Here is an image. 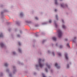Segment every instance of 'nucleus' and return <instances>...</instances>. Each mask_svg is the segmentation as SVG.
<instances>
[{"instance_id": "nucleus-19", "label": "nucleus", "mask_w": 77, "mask_h": 77, "mask_svg": "<svg viewBox=\"0 0 77 77\" xmlns=\"http://www.w3.org/2000/svg\"><path fill=\"white\" fill-rule=\"evenodd\" d=\"M35 19H36V20H38V17H36L35 18Z\"/></svg>"}, {"instance_id": "nucleus-36", "label": "nucleus", "mask_w": 77, "mask_h": 77, "mask_svg": "<svg viewBox=\"0 0 77 77\" xmlns=\"http://www.w3.org/2000/svg\"><path fill=\"white\" fill-rule=\"evenodd\" d=\"M75 38H76V37L75 38Z\"/></svg>"}, {"instance_id": "nucleus-35", "label": "nucleus", "mask_w": 77, "mask_h": 77, "mask_svg": "<svg viewBox=\"0 0 77 77\" xmlns=\"http://www.w3.org/2000/svg\"><path fill=\"white\" fill-rule=\"evenodd\" d=\"M6 71H9V70L7 69V70H6Z\"/></svg>"}, {"instance_id": "nucleus-12", "label": "nucleus", "mask_w": 77, "mask_h": 77, "mask_svg": "<svg viewBox=\"0 0 77 77\" xmlns=\"http://www.w3.org/2000/svg\"><path fill=\"white\" fill-rule=\"evenodd\" d=\"M23 13H20V16H23Z\"/></svg>"}, {"instance_id": "nucleus-22", "label": "nucleus", "mask_w": 77, "mask_h": 77, "mask_svg": "<svg viewBox=\"0 0 77 77\" xmlns=\"http://www.w3.org/2000/svg\"><path fill=\"white\" fill-rule=\"evenodd\" d=\"M45 70L46 72H47L48 70H47V69H45Z\"/></svg>"}, {"instance_id": "nucleus-15", "label": "nucleus", "mask_w": 77, "mask_h": 77, "mask_svg": "<svg viewBox=\"0 0 77 77\" xmlns=\"http://www.w3.org/2000/svg\"><path fill=\"white\" fill-rule=\"evenodd\" d=\"M60 48H62V46L60 45Z\"/></svg>"}, {"instance_id": "nucleus-5", "label": "nucleus", "mask_w": 77, "mask_h": 77, "mask_svg": "<svg viewBox=\"0 0 77 77\" xmlns=\"http://www.w3.org/2000/svg\"><path fill=\"white\" fill-rule=\"evenodd\" d=\"M52 39L53 41H56V38L55 37H53L52 38Z\"/></svg>"}, {"instance_id": "nucleus-17", "label": "nucleus", "mask_w": 77, "mask_h": 77, "mask_svg": "<svg viewBox=\"0 0 77 77\" xmlns=\"http://www.w3.org/2000/svg\"><path fill=\"white\" fill-rule=\"evenodd\" d=\"M18 45H21V44L20 42H18Z\"/></svg>"}, {"instance_id": "nucleus-11", "label": "nucleus", "mask_w": 77, "mask_h": 77, "mask_svg": "<svg viewBox=\"0 0 77 77\" xmlns=\"http://www.w3.org/2000/svg\"><path fill=\"white\" fill-rule=\"evenodd\" d=\"M55 5H57V0H55Z\"/></svg>"}, {"instance_id": "nucleus-13", "label": "nucleus", "mask_w": 77, "mask_h": 77, "mask_svg": "<svg viewBox=\"0 0 77 77\" xmlns=\"http://www.w3.org/2000/svg\"><path fill=\"white\" fill-rule=\"evenodd\" d=\"M18 50H19V52H20V53L21 52V51L20 49H19Z\"/></svg>"}, {"instance_id": "nucleus-26", "label": "nucleus", "mask_w": 77, "mask_h": 77, "mask_svg": "<svg viewBox=\"0 0 77 77\" xmlns=\"http://www.w3.org/2000/svg\"><path fill=\"white\" fill-rule=\"evenodd\" d=\"M52 54L54 56V53H53V52L52 53Z\"/></svg>"}, {"instance_id": "nucleus-33", "label": "nucleus", "mask_w": 77, "mask_h": 77, "mask_svg": "<svg viewBox=\"0 0 77 77\" xmlns=\"http://www.w3.org/2000/svg\"><path fill=\"white\" fill-rule=\"evenodd\" d=\"M20 33H21V31H20Z\"/></svg>"}, {"instance_id": "nucleus-16", "label": "nucleus", "mask_w": 77, "mask_h": 77, "mask_svg": "<svg viewBox=\"0 0 77 77\" xmlns=\"http://www.w3.org/2000/svg\"><path fill=\"white\" fill-rule=\"evenodd\" d=\"M49 23H51V20H49Z\"/></svg>"}, {"instance_id": "nucleus-7", "label": "nucleus", "mask_w": 77, "mask_h": 77, "mask_svg": "<svg viewBox=\"0 0 77 77\" xmlns=\"http://www.w3.org/2000/svg\"><path fill=\"white\" fill-rule=\"evenodd\" d=\"M62 27L63 29H65L66 28V26L64 25H63Z\"/></svg>"}, {"instance_id": "nucleus-6", "label": "nucleus", "mask_w": 77, "mask_h": 77, "mask_svg": "<svg viewBox=\"0 0 77 77\" xmlns=\"http://www.w3.org/2000/svg\"><path fill=\"white\" fill-rule=\"evenodd\" d=\"M0 45L2 47H3V46H4V44H3L2 43H1L0 44Z\"/></svg>"}, {"instance_id": "nucleus-38", "label": "nucleus", "mask_w": 77, "mask_h": 77, "mask_svg": "<svg viewBox=\"0 0 77 77\" xmlns=\"http://www.w3.org/2000/svg\"><path fill=\"white\" fill-rule=\"evenodd\" d=\"M48 53H49V51H48Z\"/></svg>"}, {"instance_id": "nucleus-2", "label": "nucleus", "mask_w": 77, "mask_h": 77, "mask_svg": "<svg viewBox=\"0 0 77 77\" xmlns=\"http://www.w3.org/2000/svg\"><path fill=\"white\" fill-rule=\"evenodd\" d=\"M42 60L41 59H39V61H38V63H39V66L40 68H42V66H43V64H42L41 63V61Z\"/></svg>"}, {"instance_id": "nucleus-4", "label": "nucleus", "mask_w": 77, "mask_h": 77, "mask_svg": "<svg viewBox=\"0 0 77 77\" xmlns=\"http://www.w3.org/2000/svg\"><path fill=\"white\" fill-rule=\"evenodd\" d=\"M55 66H56L57 68H60L59 66H57V63L55 64Z\"/></svg>"}, {"instance_id": "nucleus-25", "label": "nucleus", "mask_w": 77, "mask_h": 77, "mask_svg": "<svg viewBox=\"0 0 77 77\" xmlns=\"http://www.w3.org/2000/svg\"><path fill=\"white\" fill-rule=\"evenodd\" d=\"M45 41V40H43L42 42V43H44Z\"/></svg>"}, {"instance_id": "nucleus-10", "label": "nucleus", "mask_w": 77, "mask_h": 77, "mask_svg": "<svg viewBox=\"0 0 77 77\" xmlns=\"http://www.w3.org/2000/svg\"><path fill=\"white\" fill-rule=\"evenodd\" d=\"M2 37H3V35L2 34H0V38H2Z\"/></svg>"}, {"instance_id": "nucleus-34", "label": "nucleus", "mask_w": 77, "mask_h": 77, "mask_svg": "<svg viewBox=\"0 0 77 77\" xmlns=\"http://www.w3.org/2000/svg\"><path fill=\"white\" fill-rule=\"evenodd\" d=\"M62 22H63V20H62Z\"/></svg>"}, {"instance_id": "nucleus-18", "label": "nucleus", "mask_w": 77, "mask_h": 77, "mask_svg": "<svg viewBox=\"0 0 77 77\" xmlns=\"http://www.w3.org/2000/svg\"><path fill=\"white\" fill-rule=\"evenodd\" d=\"M56 17L57 20V15H56Z\"/></svg>"}, {"instance_id": "nucleus-1", "label": "nucleus", "mask_w": 77, "mask_h": 77, "mask_svg": "<svg viewBox=\"0 0 77 77\" xmlns=\"http://www.w3.org/2000/svg\"><path fill=\"white\" fill-rule=\"evenodd\" d=\"M57 32H58V36L59 38H61L62 36V31L59 29L57 31Z\"/></svg>"}, {"instance_id": "nucleus-31", "label": "nucleus", "mask_w": 77, "mask_h": 77, "mask_svg": "<svg viewBox=\"0 0 77 77\" xmlns=\"http://www.w3.org/2000/svg\"><path fill=\"white\" fill-rule=\"evenodd\" d=\"M36 67H37V66H38L36 65Z\"/></svg>"}, {"instance_id": "nucleus-8", "label": "nucleus", "mask_w": 77, "mask_h": 77, "mask_svg": "<svg viewBox=\"0 0 77 77\" xmlns=\"http://www.w3.org/2000/svg\"><path fill=\"white\" fill-rule=\"evenodd\" d=\"M5 66H8V64H7V63H5Z\"/></svg>"}, {"instance_id": "nucleus-14", "label": "nucleus", "mask_w": 77, "mask_h": 77, "mask_svg": "<svg viewBox=\"0 0 77 77\" xmlns=\"http://www.w3.org/2000/svg\"><path fill=\"white\" fill-rule=\"evenodd\" d=\"M58 55H59L60 56H61V54L60 53H58Z\"/></svg>"}, {"instance_id": "nucleus-24", "label": "nucleus", "mask_w": 77, "mask_h": 77, "mask_svg": "<svg viewBox=\"0 0 77 77\" xmlns=\"http://www.w3.org/2000/svg\"><path fill=\"white\" fill-rule=\"evenodd\" d=\"M67 46H68V47H69V44H67Z\"/></svg>"}, {"instance_id": "nucleus-39", "label": "nucleus", "mask_w": 77, "mask_h": 77, "mask_svg": "<svg viewBox=\"0 0 77 77\" xmlns=\"http://www.w3.org/2000/svg\"><path fill=\"white\" fill-rule=\"evenodd\" d=\"M1 14H2V12L1 13Z\"/></svg>"}, {"instance_id": "nucleus-9", "label": "nucleus", "mask_w": 77, "mask_h": 77, "mask_svg": "<svg viewBox=\"0 0 77 77\" xmlns=\"http://www.w3.org/2000/svg\"><path fill=\"white\" fill-rule=\"evenodd\" d=\"M46 65L47 66L48 68H50V66H49L48 65V64H46Z\"/></svg>"}, {"instance_id": "nucleus-23", "label": "nucleus", "mask_w": 77, "mask_h": 77, "mask_svg": "<svg viewBox=\"0 0 77 77\" xmlns=\"http://www.w3.org/2000/svg\"><path fill=\"white\" fill-rule=\"evenodd\" d=\"M63 4H61V7H63Z\"/></svg>"}, {"instance_id": "nucleus-29", "label": "nucleus", "mask_w": 77, "mask_h": 77, "mask_svg": "<svg viewBox=\"0 0 77 77\" xmlns=\"http://www.w3.org/2000/svg\"><path fill=\"white\" fill-rule=\"evenodd\" d=\"M17 37H20V35H17Z\"/></svg>"}, {"instance_id": "nucleus-37", "label": "nucleus", "mask_w": 77, "mask_h": 77, "mask_svg": "<svg viewBox=\"0 0 77 77\" xmlns=\"http://www.w3.org/2000/svg\"><path fill=\"white\" fill-rule=\"evenodd\" d=\"M62 0H60V1H62Z\"/></svg>"}, {"instance_id": "nucleus-28", "label": "nucleus", "mask_w": 77, "mask_h": 77, "mask_svg": "<svg viewBox=\"0 0 77 77\" xmlns=\"http://www.w3.org/2000/svg\"><path fill=\"white\" fill-rule=\"evenodd\" d=\"M13 54H15V52H13Z\"/></svg>"}, {"instance_id": "nucleus-21", "label": "nucleus", "mask_w": 77, "mask_h": 77, "mask_svg": "<svg viewBox=\"0 0 77 77\" xmlns=\"http://www.w3.org/2000/svg\"><path fill=\"white\" fill-rule=\"evenodd\" d=\"M67 68H69V65H67Z\"/></svg>"}, {"instance_id": "nucleus-3", "label": "nucleus", "mask_w": 77, "mask_h": 77, "mask_svg": "<svg viewBox=\"0 0 77 77\" xmlns=\"http://www.w3.org/2000/svg\"><path fill=\"white\" fill-rule=\"evenodd\" d=\"M67 56H68V55L67 54H65V56L66 59H67V60L68 59V57Z\"/></svg>"}, {"instance_id": "nucleus-20", "label": "nucleus", "mask_w": 77, "mask_h": 77, "mask_svg": "<svg viewBox=\"0 0 77 77\" xmlns=\"http://www.w3.org/2000/svg\"><path fill=\"white\" fill-rule=\"evenodd\" d=\"M55 25L56 27H57V24L56 23H55Z\"/></svg>"}, {"instance_id": "nucleus-32", "label": "nucleus", "mask_w": 77, "mask_h": 77, "mask_svg": "<svg viewBox=\"0 0 77 77\" xmlns=\"http://www.w3.org/2000/svg\"><path fill=\"white\" fill-rule=\"evenodd\" d=\"M57 44H56V46H57Z\"/></svg>"}, {"instance_id": "nucleus-27", "label": "nucleus", "mask_w": 77, "mask_h": 77, "mask_svg": "<svg viewBox=\"0 0 77 77\" xmlns=\"http://www.w3.org/2000/svg\"><path fill=\"white\" fill-rule=\"evenodd\" d=\"M65 41H68V39H65Z\"/></svg>"}, {"instance_id": "nucleus-30", "label": "nucleus", "mask_w": 77, "mask_h": 77, "mask_svg": "<svg viewBox=\"0 0 77 77\" xmlns=\"http://www.w3.org/2000/svg\"><path fill=\"white\" fill-rule=\"evenodd\" d=\"M55 12H56V11H57V10H56V9H55Z\"/></svg>"}]
</instances>
